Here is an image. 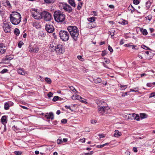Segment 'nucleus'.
Returning a JSON list of instances; mask_svg holds the SVG:
<instances>
[{"label": "nucleus", "mask_w": 155, "mask_h": 155, "mask_svg": "<svg viewBox=\"0 0 155 155\" xmlns=\"http://www.w3.org/2000/svg\"><path fill=\"white\" fill-rule=\"evenodd\" d=\"M70 34L75 41H77L79 35V30L77 27L75 26H70L67 28Z\"/></svg>", "instance_id": "f257e3e1"}, {"label": "nucleus", "mask_w": 155, "mask_h": 155, "mask_svg": "<svg viewBox=\"0 0 155 155\" xmlns=\"http://www.w3.org/2000/svg\"><path fill=\"white\" fill-rule=\"evenodd\" d=\"M10 19L11 23L14 25L18 24L20 22L21 16L20 14L17 12L12 13L10 15Z\"/></svg>", "instance_id": "f03ea898"}, {"label": "nucleus", "mask_w": 155, "mask_h": 155, "mask_svg": "<svg viewBox=\"0 0 155 155\" xmlns=\"http://www.w3.org/2000/svg\"><path fill=\"white\" fill-rule=\"evenodd\" d=\"M54 19L57 22H62L65 19V15L60 11H56L54 14Z\"/></svg>", "instance_id": "7ed1b4c3"}, {"label": "nucleus", "mask_w": 155, "mask_h": 155, "mask_svg": "<svg viewBox=\"0 0 155 155\" xmlns=\"http://www.w3.org/2000/svg\"><path fill=\"white\" fill-rule=\"evenodd\" d=\"M59 34L61 39L64 41H68L69 38V34L68 32L64 30L60 31Z\"/></svg>", "instance_id": "20e7f679"}, {"label": "nucleus", "mask_w": 155, "mask_h": 155, "mask_svg": "<svg viewBox=\"0 0 155 155\" xmlns=\"http://www.w3.org/2000/svg\"><path fill=\"white\" fill-rule=\"evenodd\" d=\"M31 15L35 19H39L42 18L41 12L38 11L37 9H32L31 11Z\"/></svg>", "instance_id": "39448f33"}, {"label": "nucleus", "mask_w": 155, "mask_h": 155, "mask_svg": "<svg viewBox=\"0 0 155 155\" xmlns=\"http://www.w3.org/2000/svg\"><path fill=\"white\" fill-rule=\"evenodd\" d=\"M42 18H43L45 21H49L52 19V16L50 13L47 11H44L41 12Z\"/></svg>", "instance_id": "423d86ee"}, {"label": "nucleus", "mask_w": 155, "mask_h": 155, "mask_svg": "<svg viewBox=\"0 0 155 155\" xmlns=\"http://www.w3.org/2000/svg\"><path fill=\"white\" fill-rule=\"evenodd\" d=\"M28 49L29 52L34 53H37L39 50L38 47L35 45H30Z\"/></svg>", "instance_id": "0eeeda50"}, {"label": "nucleus", "mask_w": 155, "mask_h": 155, "mask_svg": "<svg viewBox=\"0 0 155 155\" xmlns=\"http://www.w3.org/2000/svg\"><path fill=\"white\" fill-rule=\"evenodd\" d=\"M10 22H4L3 25V28L5 32L6 33H10L11 31V27Z\"/></svg>", "instance_id": "6e6552de"}, {"label": "nucleus", "mask_w": 155, "mask_h": 155, "mask_svg": "<svg viewBox=\"0 0 155 155\" xmlns=\"http://www.w3.org/2000/svg\"><path fill=\"white\" fill-rule=\"evenodd\" d=\"M98 112L101 115L104 114V113L107 114L108 113V110L110 109L109 107H97Z\"/></svg>", "instance_id": "1a4fd4ad"}, {"label": "nucleus", "mask_w": 155, "mask_h": 155, "mask_svg": "<svg viewBox=\"0 0 155 155\" xmlns=\"http://www.w3.org/2000/svg\"><path fill=\"white\" fill-rule=\"evenodd\" d=\"M45 28L46 31L48 33H52L54 31L53 26L49 23L46 24Z\"/></svg>", "instance_id": "9d476101"}, {"label": "nucleus", "mask_w": 155, "mask_h": 155, "mask_svg": "<svg viewBox=\"0 0 155 155\" xmlns=\"http://www.w3.org/2000/svg\"><path fill=\"white\" fill-rule=\"evenodd\" d=\"M55 51L57 54H63L64 51L63 46L60 44L57 45L55 49Z\"/></svg>", "instance_id": "9b49d317"}, {"label": "nucleus", "mask_w": 155, "mask_h": 155, "mask_svg": "<svg viewBox=\"0 0 155 155\" xmlns=\"http://www.w3.org/2000/svg\"><path fill=\"white\" fill-rule=\"evenodd\" d=\"M97 104L98 105L97 107H109L107 104L104 101H99L98 103H97Z\"/></svg>", "instance_id": "f8f14e48"}, {"label": "nucleus", "mask_w": 155, "mask_h": 155, "mask_svg": "<svg viewBox=\"0 0 155 155\" xmlns=\"http://www.w3.org/2000/svg\"><path fill=\"white\" fill-rule=\"evenodd\" d=\"M45 117L48 119H51L52 120L54 118L53 114L52 112L47 113L45 115Z\"/></svg>", "instance_id": "ddd939ff"}, {"label": "nucleus", "mask_w": 155, "mask_h": 155, "mask_svg": "<svg viewBox=\"0 0 155 155\" xmlns=\"http://www.w3.org/2000/svg\"><path fill=\"white\" fill-rule=\"evenodd\" d=\"M129 115H130V116H132L133 117L131 119H134L137 120H140V117L138 114H136L135 113H133L132 114H129Z\"/></svg>", "instance_id": "4468645a"}, {"label": "nucleus", "mask_w": 155, "mask_h": 155, "mask_svg": "<svg viewBox=\"0 0 155 155\" xmlns=\"http://www.w3.org/2000/svg\"><path fill=\"white\" fill-rule=\"evenodd\" d=\"M57 45L54 43H52L49 46V49L51 50L52 51H55V49Z\"/></svg>", "instance_id": "2eb2a0df"}, {"label": "nucleus", "mask_w": 155, "mask_h": 155, "mask_svg": "<svg viewBox=\"0 0 155 155\" xmlns=\"http://www.w3.org/2000/svg\"><path fill=\"white\" fill-rule=\"evenodd\" d=\"M64 10L69 12H72L73 10L71 7L67 4H66V6H65V8H64Z\"/></svg>", "instance_id": "dca6fc26"}, {"label": "nucleus", "mask_w": 155, "mask_h": 155, "mask_svg": "<svg viewBox=\"0 0 155 155\" xmlns=\"http://www.w3.org/2000/svg\"><path fill=\"white\" fill-rule=\"evenodd\" d=\"M128 11H130V13H133V12L135 11H137V10H136L135 8L131 5H130L128 8Z\"/></svg>", "instance_id": "f3484780"}, {"label": "nucleus", "mask_w": 155, "mask_h": 155, "mask_svg": "<svg viewBox=\"0 0 155 155\" xmlns=\"http://www.w3.org/2000/svg\"><path fill=\"white\" fill-rule=\"evenodd\" d=\"M1 121L3 124L6 123L7 122V117L5 115L3 116L1 118Z\"/></svg>", "instance_id": "a211bd4d"}, {"label": "nucleus", "mask_w": 155, "mask_h": 155, "mask_svg": "<svg viewBox=\"0 0 155 155\" xmlns=\"http://www.w3.org/2000/svg\"><path fill=\"white\" fill-rule=\"evenodd\" d=\"M66 4L64 3H59L58 4L59 8L61 10L64 9L65 8V6H66Z\"/></svg>", "instance_id": "6ab92c4d"}, {"label": "nucleus", "mask_w": 155, "mask_h": 155, "mask_svg": "<svg viewBox=\"0 0 155 155\" xmlns=\"http://www.w3.org/2000/svg\"><path fill=\"white\" fill-rule=\"evenodd\" d=\"M18 72V74L24 75L25 74V71L23 68H19L17 70Z\"/></svg>", "instance_id": "aec40b11"}, {"label": "nucleus", "mask_w": 155, "mask_h": 155, "mask_svg": "<svg viewBox=\"0 0 155 155\" xmlns=\"http://www.w3.org/2000/svg\"><path fill=\"white\" fill-rule=\"evenodd\" d=\"M33 26L37 29H39L41 28V25L40 23L38 22H35L33 23Z\"/></svg>", "instance_id": "412c9836"}, {"label": "nucleus", "mask_w": 155, "mask_h": 155, "mask_svg": "<svg viewBox=\"0 0 155 155\" xmlns=\"http://www.w3.org/2000/svg\"><path fill=\"white\" fill-rule=\"evenodd\" d=\"M38 35L39 38L44 37L45 36V33L43 31H40L38 32Z\"/></svg>", "instance_id": "4be33fe9"}, {"label": "nucleus", "mask_w": 155, "mask_h": 155, "mask_svg": "<svg viewBox=\"0 0 155 155\" xmlns=\"http://www.w3.org/2000/svg\"><path fill=\"white\" fill-rule=\"evenodd\" d=\"M121 135V133L120 132H119V131L118 130H115V133L114 134V136L118 137H119Z\"/></svg>", "instance_id": "5701e85b"}, {"label": "nucleus", "mask_w": 155, "mask_h": 155, "mask_svg": "<svg viewBox=\"0 0 155 155\" xmlns=\"http://www.w3.org/2000/svg\"><path fill=\"white\" fill-rule=\"evenodd\" d=\"M69 3L72 6L74 7H75L76 6V4L74 0H68Z\"/></svg>", "instance_id": "b1692460"}, {"label": "nucleus", "mask_w": 155, "mask_h": 155, "mask_svg": "<svg viewBox=\"0 0 155 155\" xmlns=\"http://www.w3.org/2000/svg\"><path fill=\"white\" fill-rule=\"evenodd\" d=\"M93 80L94 83L96 84L101 83V79L99 78H94Z\"/></svg>", "instance_id": "393cba45"}, {"label": "nucleus", "mask_w": 155, "mask_h": 155, "mask_svg": "<svg viewBox=\"0 0 155 155\" xmlns=\"http://www.w3.org/2000/svg\"><path fill=\"white\" fill-rule=\"evenodd\" d=\"M10 102H9L6 103L4 105V108L6 110H7L9 109V108Z\"/></svg>", "instance_id": "a878e982"}, {"label": "nucleus", "mask_w": 155, "mask_h": 155, "mask_svg": "<svg viewBox=\"0 0 155 155\" xmlns=\"http://www.w3.org/2000/svg\"><path fill=\"white\" fill-rule=\"evenodd\" d=\"M96 19V18L92 17L87 18V19L89 21L92 22L94 21H95Z\"/></svg>", "instance_id": "bb28decb"}, {"label": "nucleus", "mask_w": 155, "mask_h": 155, "mask_svg": "<svg viewBox=\"0 0 155 155\" xmlns=\"http://www.w3.org/2000/svg\"><path fill=\"white\" fill-rule=\"evenodd\" d=\"M13 59V57L9 56H7L6 58L3 59V61H6V60H11Z\"/></svg>", "instance_id": "cd10ccee"}, {"label": "nucleus", "mask_w": 155, "mask_h": 155, "mask_svg": "<svg viewBox=\"0 0 155 155\" xmlns=\"http://www.w3.org/2000/svg\"><path fill=\"white\" fill-rule=\"evenodd\" d=\"M6 51V48H0V55L4 54Z\"/></svg>", "instance_id": "c85d7f7f"}, {"label": "nucleus", "mask_w": 155, "mask_h": 155, "mask_svg": "<svg viewBox=\"0 0 155 155\" xmlns=\"http://www.w3.org/2000/svg\"><path fill=\"white\" fill-rule=\"evenodd\" d=\"M146 7L147 9H148L151 5V3L150 1H148L146 2Z\"/></svg>", "instance_id": "c756f323"}, {"label": "nucleus", "mask_w": 155, "mask_h": 155, "mask_svg": "<svg viewBox=\"0 0 155 155\" xmlns=\"http://www.w3.org/2000/svg\"><path fill=\"white\" fill-rule=\"evenodd\" d=\"M14 33L17 36H18L19 34V30L17 28H16L15 29Z\"/></svg>", "instance_id": "7c9ffc66"}, {"label": "nucleus", "mask_w": 155, "mask_h": 155, "mask_svg": "<svg viewBox=\"0 0 155 155\" xmlns=\"http://www.w3.org/2000/svg\"><path fill=\"white\" fill-rule=\"evenodd\" d=\"M45 2L48 4L54 3L55 0H44Z\"/></svg>", "instance_id": "2f4dec72"}, {"label": "nucleus", "mask_w": 155, "mask_h": 155, "mask_svg": "<svg viewBox=\"0 0 155 155\" xmlns=\"http://www.w3.org/2000/svg\"><path fill=\"white\" fill-rule=\"evenodd\" d=\"M69 88L74 93H77V91L74 88V87L72 86H71L69 87Z\"/></svg>", "instance_id": "473e14b6"}, {"label": "nucleus", "mask_w": 155, "mask_h": 155, "mask_svg": "<svg viewBox=\"0 0 155 155\" xmlns=\"http://www.w3.org/2000/svg\"><path fill=\"white\" fill-rule=\"evenodd\" d=\"M45 81L48 84H51V81L50 78H45Z\"/></svg>", "instance_id": "72a5a7b5"}, {"label": "nucleus", "mask_w": 155, "mask_h": 155, "mask_svg": "<svg viewBox=\"0 0 155 155\" xmlns=\"http://www.w3.org/2000/svg\"><path fill=\"white\" fill-rule=\"evenodd\" d=\"M147 115L145 114L142 113L140 114V117L141 119H143L147 117Z\"/></svg>", "instance_id": "f704fd0d"}, {"label": "nucleus", "mask_w": 155, "mask_h": 155, "mask_svg": "<svg viewBox=\"0 0 155 155\" xmlns=\"http://www.w3.org/2000/svg\"><path fill=\"white\" fill-rule=\"evenodd\" d=\"M79 101L82 103L85 104H87V102L86 101V100L84 99L82 97V98L80 99Z\"/></svg>", "instance_id": "c9c22d12"}, {"label": "nucleus", "mask_w": 155, "mask_h": 155, "mask_svg": "<svg viewBox=\"0 0 155 155\" xmlns=\"http://www.w3.org/2000/svg\"><path fill=\"white\" fill-rule=\"evenodd\" d=\"M138 87H135L134 88V89H130V91L131 92H138Z\"/></svg>", "instance_id": "e433bc0d"}, {"label": "nucleus", "mask_w": 155, "mask_h": 155, "mask_svg": "<svg viewBox=\"0 0 155 155\" xmlns=\"http://www.w3.org/2000/svg\"><path fill=\"white\" fill-rule=\"evenodd\" d=\"M24 45V43L22 41H20L18 44V47L19 48H21L22 46Z\"/></svg>", "instance_id": "4c0bfd02"}, {"label": "nucleus", "mask_w": 155, "mask_h": 155, "mask_svg": "<svg viewBox=\"0 0 155 155\" xmlns=\"http://www.w3.org/2000/svg\"><path fill=\"white\" fill-rule=\"evenodd\" d=\"M110 32L111 36H114L115 34V31L114 29L111 30Z\"/></svg>", "instance_id": "58836bf2"}, {"label": "nucleus", "mask_w": 155, "mask_h": 155, "mask_svg": "<svg viewBox=\"0 0 155 155\" xmlns=\"http://www.w3.org/2000/svg\"><path fill=\"white\" fill-rule=\"evenodd\" d=\"M14 153L16 155H21L22 152L21 151H16L14 152Z\"/></svg>", "instance_id": "ea45409f"}, {"label": "nucleus", "mask_w": 155, "mask_h": 155, "mask_svg": "<svg viewBox=\"0 0 155 155\" xmlns=\"http://www.w3.org/2000/svg\"><path fill=\"white\" fill-rule=\"evenodd\" d=\"M92 15H93L94 16H97V12L95 11H93L91 12Z\"/></svg>", "instance_id": "a19ab883"}, {"label": "nucleus", "mask_w": 155, "mask_h": 155, "mask_svg": "<svg viewBox=\"0 0 155 155\" xmlns=\"http://www.w3.org/2000/svg\"><path fill=\"white\" fill-rule=\"evenodd\" d=\"M120 87L122 90H124L127 88V86L126 85H124L120 84Z\"/></svg>", "instance_id": "79ce46f5"}, {"label": "nucleus", "mask_w": 155, "mask_h": 155, "mask_svg": "<svg viewBox=\"0 0 155 155\" xmlns=\"http://www.w3.org/2000/svg\"><path fill=\"white\" fill-rule=\"evenodd\" d=\"M59 98L58 96H55L52 99V101L54 102L58 100Z\"/></svg>", "instance_id": "37998d69"}, {"label": "nucleus", "mask_w": 155, "mask_h": 155, "mask_svg": "<svg viewBox=\"0 0 155 155\" xmlns=\"http://www.w3.org/2000/svg\"><path fill=\"white\" fill-rule=\"evenodd\" d=\"M142 34L143 35H146L147 34V32L146 29H144L142 31Z\"/></svg>", "instance_id": "c03bdc74"}, {"label": "nucleus", "mask_w": 155, "mask_h": 155, "mask_svg": "<svg viewBox=\"0 0 155 155\" xmlns=\"http://www.w3.org/2000/svg\"><path fill=\"white\" fill-rule=\"evenodd\" d=\"M141 47L143 49H144L146 50H151V49L150 48H149L146 46H145L144 45H142L141 46Z\"/></svg>", "instance_id": "a18cd8bd"}, {"label": "nucleus", "mask_w": 155, "mask_h": 155, "mask_svg": "<svg viewBox=\"0 0 155 155\" xmlns=\"http://www.w3.org/2000/svg\"><path fill=\"white\" fill-rule=\"evenodd\" d=\"M82 5V2H80V4H78V6H77V9L78 10L80 9L81 8V7Z\"/></svg>", "instance_id": "49530a36"}, {"label": "nucleus", "mask_w": 155, "mask_h": 155, "mask_svg": "<svg viewBox=\"0 0 155 155\" xmlns=\"http://www.w3.org/2000/svg\"><path fill=\"white\" fill-rule=\"evenodd\" d=\"M128 23L127 21H125L124 20H123V21L121 22V24L123 25H125L127 24Z\"/></svg>", "instance_id": "de8ad7c7"}, {"label": "nucleus", "mask_w": 155, "mask_h": 155, "mask_svg": "<svg viewBox=\"0 0 155 155\" xmlns=\"http://www.w3.org/2000/svg\"><path fill=\"white\" fill-rule=\"evenodd\" d=\"M77 58L81 61H83L84 60L82 57L80 55H78L77 56Z\"/></svg>", "instance_id": "09e8293b"}, {"label": "nucleus", "mask_w": 155, "mask_h": 155, "mask_svg": "<svg viewBox=\"0 0 155 155\" xmlns=\"http://www.w3.org/2000/svg\"><path fill=\"white\" fill-rule=\"evenodd\" d=\"M108 50L110 51V52H112L113 51V50L112 48L110 46V45H109L108 47Z\"/></svg>", "instance_id": "8fccbe9b"}, {"label": "nucleus", "mask_w": 155, "mask_h": 155, "mask_svg": "<svg viewBox=\"0 0 155 155\" xmlns=\"http://www.w3.org/2000/svg\"><path fill=\"white\" fill-rule=\"evenodd\" d=\"M139 1L138 0H134L133 3L135 5H138L139 3Z\"/></svg>", "instance_id": "3c124183"}, {"label": "nucleus", "mask_w": 155, "mask_h": 155, "mask_svg": "<svg viewBox=\"0 0 155 155\" xmlns=\"http://www.w3.org/2000/svg\"><path fill=\"white\" fill-rule=\"evenodd\" d=\"M53 94L52 92H50L48 94V96L49 98H50L53 96Z\"/></svg>", "instance_id": "603ef678"}, {"label": "nucleus", "mask_w": 155, "mask_h": 155, "mask_svg": "<svg viewBox=\"0 0 155 155\" xmlns=\"http://www.w3.org/2000/svg\"><path fill=\"white\" fill-rule=\"evenodd\" d=\"M132 47V49H134L135 50H137L138 49V48L137 47L136 45H132L131 46Z\"/></svg>", "instance_id": "864d4df0"}, {"label": "nucleus", "mask_w": 155, "mask_h": 155, "mask_svg": "<svg viewBox=\"0 0 155 155\" xmlns=\"http://www.w3.org/2000/svg\"><path fill=\"white\" fill-rule=\"evenodd\" d=\"M155 96V92L150 93L149 96V98Z\"/></svg>", "instance_id": "5fc2aeb1"}, {"label": "nucleus", "mask_w": 155, "mask_h": 155, "mask_svg": "<svg viewBox=\"0 0 155 155\" xmlns=\"http://www.w3.org/2000/svg\"><path fill=\"white\" fill-rule=\"evenodd\" d=\"M152 16L151 15H149L148 16H147L146 17L147 19L149 20V21H150L152 19Z\"/></svg>", "instance_id": "6e6d98bb"}, {"label": "nucleus", "mask_w": 155, "mask_h": 155, "mask_svg": "<svg viewBox=\"0 0 155 155\" xmlns=\"http://www.w3.org/2000/svg\"><path fill=\"white\" fill-rule=\"evenodd\" d=\"M8 71V70L7 69H4L2 70L1 71V73L2 74H4V73H5L6 72Z\"/></svg>", "instance_id": "4d7b16f0"}, {"label": "nucleus", "mask_w": 155, "mask_h": 155, "mask_svg": "<svg viewBox=\"0 0 155 155\" xmlns=\"http://www.w3.org/2000/svg\"><path fill=\"white\" fill-rule=\"evenodd\" d=\"M61 122L63 124H65L67 123V120L65 119H62L61 121Z\"/></svg>", "instance_id": "13d9d810"}, {"label": "nucleus", "mask_w": 155, "mask_h": 155, "mask_svg": "<svg viewBox=\"0 0 155 155\" xmlns=\"http://www.w3.org/2000/svg\"><path fill=\"white\" fill-rule=\"evenodd\" d=\"M0 48H6L4 44L3 43H1L0 44Z\"/></svg>", "instance_id": "bf43d9fd"}, {"label": "nucleus", "mask_w": 155, "mask_h": 155, "mask_svg": "<svg viewBox=\"0 0 155 155\" xmlns=\"http://www.w3.org/2000/svg\"><path fill=\"white\" fill-rule=\"evenodd\" d=\"M93 153L94 152L92 151H91L88 153H85V154L86 155H91L93 154Z\"/></svg>", "instance_id": "052dcab7"}, {"label": "nucleus", "mask_w": 155, "mask_h": 155, "mask_svg": "<svg viewBox=\"0 0 155 155\" xmlns=\"http://www.w3.org/2000/svg\"><path fill=\"white\" fill-rule=\"evenodd\" d=\"M63 142V141L61 139H58L57 140V143L58 144H59L62 143Z\"/></svg>", "instance_id": "680f3d73"}, {"label": "nucleus", "mask_w": 155, "mask_h": 155, "mask_svg": "<svg viewBox=\"0 0 155 155\" xmlns=\"http://www.w3.org/2000/svg\"><path fill=\"white\" fill-rule=\"evenodd\" d=\"M76 95H73L71 97V98L72 100H76Z\"/></svg>", "instance_id": "e2e57ef3"}, {"label": "nucleus", "mask_w": 155, "mask_h": 155, "mask_svg": "<svg viewBox=\"0 0 155 155\" xmlns=\"http://www.w3.org/2000/svg\"><path fill=\"white\" fill-rule=\"evenodd\" d=\"M147 86L148 87H151L152 86V85L151 83H148L147 84Z\"/></svg>", "instance_id": "0e129e2a"}, {"label": "nucleus", "mask_w": 155, "mask_h": 155, "mask_svg": "<svg viewBox=\"0 0 155 155\" xmlns=\"http://www.w3.org/2000/svg\"><path fill=\"white\" fill-rule=\"evenodd\" d=\"M107 53L106 52V51H103L102 52V53L101 54V55L102 56H104Z\"/></svg>", "instance_id": "69168bd1"}, {"label": "nucleus", "mask_w": 155, "mask_h": 155, "mask_svg": "<svg viewBox=\"0 0 155 155\" xmlns=\"http://www.w3.org/2000/svg\"><path fill=\"white\" fill-rule=\"evenodd\" d=\"M104 59L105 60V61L107 64H108L109 63L110 61L109 59L106 58H104Z\"/></svg>", "instance_id": "338daca9"}, {"label": "nucleus", "mask_w": 155, "mask_h": 155, "mask_svg": "<svg viewBox=\"0 0 155 155\" xmlns=\"http://www.w3.org/2000/svg\"><path fill=\"white\" fill-rule=\"evenodd\" d=\"M76 100H79L80 99L82 98V97L79 95H76Z\"/></svg>", "instance_id": "774afa93"}]
</instances>
